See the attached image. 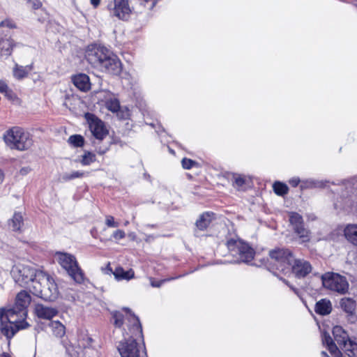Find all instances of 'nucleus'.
Listing matches in <instances>:
<instances>
[{"label":"nucleus","mask_w":357,"mask_h":357,"mask_svg":"<svg viewBox=\"0 0 357 357\" xmlns=\"http://www.w3.org/2000/svg\"><path fill=\"white\" fill-rule=\"evenodd\" d=\"M85 58L94 68L100 71L114 75L121 73L122 66L120 59L107 47L91 44L87 47Z\"/></svg>","instance_id":"1"},{"label":"nucleus","mask_w":357,"mask_h":357,"mask_svg":"<svg viewBox=\"0 0 357 357\" xmlns=\"http://www.w3.org/2000/svg\"><path fill=\"white\" fill-rule=\"evenodd\" d=\"M112 321L114 326L117 328L127 324L128 332L134 333L135 335L142 336V326L139 319L128 307H123L121 310H115L111 312Z\"/></svg>","instance_id":"2"},{"label":"nucleus","mask_w":357,"mask_h":357,"mask_svg":"<svg viewBox=\"0 0 357 357\" xmlns=\"http://www.w3.org/2000/svg\"><path fill=\"white\" fill-rule=\"evenodd\" d=\"M45 279L33 282L31 293L44 301H54L59 296L58 285L54 279L45 272Z\"/></svg>","instance_id":"3"},{"label":"nucleus","mask_w":357,"mask_h":357,"mask_svg":"<svg viewBox=\"0 0 357 357\" xmlns=\"http://www.w3.org/2000/svg\"><path fill=\"white\" fill-rule=\"evenodd\" d=\"M3 139L11 149L25 151L31 145L29 133L20 126H13L8 129L3 135Z\"/></svg>","instance_id":"4"},{"label":"nucleus","mask_w":357,"mask_h":357,"mask_svg":"<svg viewBox=\"0 0 357 357\" xmlns=\"http://www.w3.org/2000/svg\"><path fill=\"white\" fill-rule=\"evenodd\" d=\"M225 245L229 253L242 262L248 263L254 259V249L240 238H231L227 241Z\"/></svg>","instance_id":"5"},{"label":"nucleus","mask_w":357,"mask_h":357,"mask_svg":"<svg viewBox=\"0 0 357 357\" xmlns=\"http://www.w3.org/2000/svg\"><path fill=\"white\" fill-rule=\"evenodd\" d=\"M58 262L76 282L80 284L84 281V274L73 255L59 252L58 254Z\"/></svg>","instance_id":"6"},{"label":"nucleus","mask_w":357,"mask_h":357,"mask_svg":"<svg viewBox=\"0 0 357 357\" xmlns=\"http://www.w3.org/2000/svg\"><path fill=\"white\" fill-rule=\"evenodd\" d=\"M126 333L129 337L120 341L117 347L121 357H139V344L137 341L144 342V335L141 337L135 335L134 333Z\"/></svg>","instance_id":"7"},{"label":"nucleus","mask_w":357,"mask_h":357,"mask_svg":"<svg viewBox=\"0 0 357 357\" xmlns=\"http://www.w3.org/2000/svg\"><path fill=\"white\" fill-rule=\"evenodd\" d=\"M322 283L325 288L344 294L348 291L349 283L344 276L338 273H327L322 275Z\"/></svg>","instance_id":"8"},{"label":"nucleus","mask_w":357,"mask_h":357,"mask_svg":"<svg viewBox=\"0 0 357 357\" xmlns=\"http://www.w3.org/2000/svg\"><path fill=\"white\" fill-rule=\"evenodd\" d=\"M107 8L112 17L124 22L130 19L133 11L130 0H113L108 4Z\"/></svg>","instance_id":"9"},{"label":"nucleus","mask_w":357,"mask_h":357,"mask_svg":"<svg viewBox=\"0 0 357 357\" xmlns=\"http://www.w3.org/2000/svg\"><path fill=\"white\" fill-rule=\"evenodd\" d=\"M45 272L41 270L36 269L29 266H24L19 271L18 281L22 282V285L27 286L29 291H32L33 282H38L40 280L45 279Z\"/></svg>","instance_id":"10"},{"label":"nucleus","mask_w":357,"mask_h":357,"mask_svg":"<svg viewBox=\"0 0 357 357\" xmlns=\"http://www.w3.org/2000/svg\"><path fill=\"white\" fill-rule=\"evenodd\" d=\"M270 258L278 266L282 271L289 268L295 258L294 254L289 248H275L269 251Z\"/></svg>","instance_id":"11"},{"label":"nucleus","mask_w":357,"mask_h":357,"mask_svg":"<svg viewBox=\"0 0 357 357\" xmlns=\"http://www.w3.org/2000/svg\"><path fill=\"white\" fill-rule=\"evenodd\" d=\"M84 119L89 125L90 131L96 139L102 141L108 135L109 130L105 122L96 114L86 112L84 114Z\"/></svg>","instance_id":"12"},{"label":"nucleus","mask_w":357,"mask_h":357,"mask_svg":"<svg viewBox=\"0 0 357 357\" xmlns=\"http://www.w3.org/2000/svg\"><path fill=\"white\" fill-rule=\"evenodd\" d=\"M289 220L293 227L294 231L299 237L301 243H307L310 241V231L305 227V223L301 215L297 212L289 213Z\"/></svg>","instance_id":"13"},{"label":"nucleus","mask_w":357,"mask_h":357,"mask_svg":"<svg viewBox=\"0 0 357 357\" xmlns=\"http://www.w3.org/2000/svg\"><path fill=\"white\" fill-rule=\"evenodd\" d=\"M31 297L25 290L20 291L16 296L15 302L13 308L8 310L7 317H13L15 314L26 315L27 308L31 303Z\"/></svg>","instance_id":"14"},{"label":"nucleus","mask_w":357,"mask_h":357,"mask_svg":"<svg viewBox=\"0 0 357 357\" xmlns=\"http://www.w3.org/2000/svg\"><path fill=\"white\" fill-rule=\"evenodd\" d=\"M216 220V214L213 211H205L201 213L195 223L194 235L199 236V232L206 231Z\"/></svg>","instance_id":"15"},{"label":"nucleus","mask_w":357,"mask_h":357,"mask_svg":"<svg viewBox=\"0 0 357 357\" xmlns=\"http://www.w3.org/2000/svg\"><path fill=\"white\" fill-rule=\"evenodd\" d=\"M289 269L296 278L301 279L312 272V266L310 261L304 259L294 258Z\"/></svg>","instance_id":"16"},{"label":"nucleus","mask_w":357,"mask_h":357,"mask_svg":"<svg viewBox=\"0 0 357 357\" xmlns=\"http://www.w3.org/2000/svg\"><path fill=\"white\" fill-rule=\"evenodd\" d=\"M29 324L24 319L20 321L8 320L7 322H2L1 331L2 334L8 340H11L20 331L27 328Z\"/></svg>","instance_id":"17"},{"label":"nucleus","mask_w":357,"mask_h":357,"mask_svg":"<svg viewBox=\"0 0 357 357\" xmlns=\"http://www.w3.org/2000/svg\"><path fill=\"white\" fill-rule=\"evenodd\" d=\"M34 312L39 319L51 320L59 314V310L56 307H47L38 303L35 305Z\"/></svg>","instance_id":"18"},{"label":"nucleus","mask_w":357,"mask_h":357,"mask_svg":"<svg viewBox=\"0 0 357 357\" xmlns=\"http://www.w3.org/2000/svg\"><path fill=\"white\" fill-rule=\"evenodd\" d=\"M72 82L75 86L82 92L91 90V84L89 77L84 73H79L72 76Z\"/></svg>","instance_id":"19"},{"label":"nucleus","mask_w":357,"mask_h":357,"mask_svg":"<svg viewBox=\"0 0 357 357\" xmlns=\"http://www.w3.org/2000/svg\"><path fill=\"white\" fill-rule=\"evenodd\" d=\"M15 47L16 43L11 37L0 36V56H10Z\"/></svg>","instance_id":"20"},{"label":"nucleus","mask_w":357,"mask_h":357,"mask_svg":"<svg viewBox=\"0 0 357 357\" xmlns=\"http://www.w3.org/2000/svg\"><path fill=\"white\" fill-rule=\"evenodd\" d=\"M222 177L228 181H231L232 185L238 190H243L246 183L245 177L241 174L226 172L222 175Z\"/></svg>","instance_id":"21"},{"label":"nucleus","mask_w":357,"mask_h":357,"mask_svg":"<svg viewBox=\"0 0 357 357\" xmlns=\"http://www.w3.org/2000/svg\"><path fill=\"white\" fill-rule=\"evenodd\" d=\"M343 232L347 241L353 245L357 247V225H347L343 230Z\"/></svg>","instance_id":"22"},{"label":"nucleus","mask_w":357,"mask_h":357,"mask_svg":"<svg viewBox=\"0 0 357 357\" xmlns=\"http://www.w3.org/2000/svg\"><path fill=\"white\" fill-rule=\"evenodd\" d=\"M33 63L27 65L26 66H20L17 63H16L13 69V75L15 79L21 80L26 77L30 73V72L33 70Z\"/></svg>","instance_id":"23"},{"label":"nucleus","mask_w":357,"mask_h":357,"mask_svg":"<svg viewBox=\"0 0 357 357\" xmlns=\"http://www.w3.org/2000/svg\"><path fill=\"white\" fill-rule=\"evenodd\" d=\"M333 335L334 336V340L340 347H342V344H345V342L350 338L347 333L342 326H335L333 327Z\"/></svg>","instance_id":"24"},{"label":"nucleus","mask_w":357,"mask_h":357,"mask_svg":"<svg viewBox=\"0 0 357 357\" xmlns=\"http://www.w3.org/2000/svg\"><path fill=\"white\" fill-rule=\"evenodd\" d=\"M314 311L317 314L320 315L329 314L332 311V305L331 301L326 298L321 299L317 302Z\"/></svg>","instance_id":"25"},{"label":"nucleus","mask_w":357,"mask_h":357,"mask_svg":"<svg viewBox=\"0 0 357 357\" xmlns=\"http://www.w3.org/2000/svg\"><path fill=\"white\" fill-rule=\"evenodd\" d=\"M94 340L86 333L81 331L77 335V345L80 349H86L93 347Z\"/></svg>","instance_id":"26"},{"label":"nucleus","mask_w":357,"mask_h":357,"mask_svg":"<svg viewBox=\"0 0 357 357\" xmlns=\"http://www.w3.org/2000/svg\"><path fill=\"white\" fill-rule=\"evenodd\" d=\"M113 275L117 280H130L135 278V272L132 268L125 271L121 266L116 267Z\"/></svg>","instance_id":"27"},{"label":"nucleus","mask_w":357,"mask_h":357,"mask_svg":"<svg viewBox=\"0 0 357 357\" xmlns=\"http://www.w3.org/2000/svg\"><path fill=\"white\" fill-rule=\"evenodd\" d=\"M341 308L349 315H354L356 309V302L351 298H342L340 301Z\"/></svg>","instance_id":"28"},{"label":"nucleus","mask_w":357,"mask_h":357,"mask_svg":"<svg viewBox=\"0 0 357 357\" xmlns=\"http://www.w3.org/2000/svg\"><path fill=\"white\" fill-rule=\"evenodd\" d=\"M49 326L56 337L62 338L65 335L66 326L60 321H51Z\"/></svg>","instance_id":"29"},{"label":"nucleus","mask_w":357,"mask_h":357,"mask_svg":"<svg viewBox=\"0 0 357 357\" xmlns=\"http://www.w3.org/2000/svg\"><path fill=\"white\" fill-rule=\"evenodd\" d=\"M340 348L348 357H357V343L351 338Z\"/></svg>","instance_id":"30"},{"label":"nucleus","mask_w":357,"mask_h":357,"mask_svg":"<svg viewBox=\"0 0 357 357\" xmlns=\"http://www.w3.org/2000/svg\"><path fill=\"white\" fill-rule=\"evenodd\" d=\"M10 225L14 231H22L24 226V218L20 212H15L10 220Z\"/></svg>","instance_id":"31"},{"label":"nucleus","mask_w":357,"mask_h":357,"mask_svg":"<svg viewBox=\"0 0 357 357\" xmlns=\"http://www.w3.org/2000/svg\"><path fill=\"white\" fill-rule=\"evenodd\" d=\"M273 190L275 195L284 197L289 192V187L281 181H275L273 184Z\"/></svg>","instance_id":"32"},{"label":"nucleus","mask_w":357,"mask_h":357,"mask_svg":"<svg viewBox=\"0 0 357 357\" xmlns=\"http://www.w3.org/2000/svg\"><path fill=\"white\" fill-rule=\"evenodd\" d=\"M105 107L113 113H116L120 110L121 105L117 98H109L105 101Z\"/></svg>","instance_id":"33"},{"label":"nucleus","mask_w":357,"mask_h":357,"mask_svg":"<svg viewBox=\"0 0 357 357\" xmlns=\"http://www.w3.org/2000/svg\"><path fill=\"white\" fill-rule=\"evenodd\" d=\"M96 160V156L95 153L89 151H85L80 159V163L84 166H87L93 163Z\"/></svg>","instance_id":"34"},{"label":"nucleus","mask_w":357,"mask_h":357,"mask_svg":"<svg viewBox=\"0 0 357 357\" xmlns=\"http://www.w3.org/2000/svg\"><path fill=\"white\" fill-rule=\"evenodd\" d=\"M89 174V172L84 171H74L70 174H66L63 176L62 178L64 181H69L75 178H81Z\"/></svg>","instance_id":"35"},{"label":"nucleus","mask_w":357,"mask_h":357,"mask_svg":"<svg viewBox=\"0 0 357 357\" xmlns=\"http://www.w3.org/2000/svg\"><path fill=\"white\" fill-rule=\"evenodd\" d=\"M68 143L74 147L79 148L84 145V138L80 135H73L69 137Z\"/></svg>","instance_id":"36"},{"label":"nucleus","mask_w":357,"mask_h":357,"mask_svg":"<svg viewBox=\"0 0 357 357\" xmlns=\"http://www.w3.org/2000/svg\"><path fill=\"white\" fill-rule=\"evenodd\" d=\"M182 167L185 169H190L193 167H199L200 165L190 158H183L181 160Z\"/></svg>","instance_id":"37"},{"label":"nucleus","mask_w":357,"mask_h":357,"mask_svg":"<svg viewBox=\"0 0 357 357\" xmlns=\"http://www.w3.org/2000/svg\"><path fill=\"white\" fill-rule=\"evenodd\" d=\"M326 347L333 357H342V351L339 349L335 342L328 345Z\"/></svg>","instance_id":"38"},{"label":"nucleus","mask_w":357,"mask_h":357,"mask_svg":"<svg viewBox=\"0 0 357 357\" xmlns=\"http://www.w3.org/2000/svg\"><path fill=\"white\" fill-rule=\"evenodd\" d=\"M3 27H7L10 29H15L17 28V26L11 18H6L4 20L0 22V28Z\"/></svg>","instance_id":"39"},{"label":"nucleus","mask_w":357,"mask_h":357,"mask_svg":"<svg viewBox=\"0 0 357 357\" xmlns=\"http://www.w3.org/2000/svg\"><path fill=\"white\" fill-rule=\"evenodd\" d=\"M61 342L63 347L66 348V352L68 354L70 357H80L77 352L74 351V348L72 344L66 343L64 340H63Z\"/></svg>","instance_id":"40"},{"label":"nucleus","mask_w":357,"mask_h":357,"mask_svg":"<svg viewBox=\"0 0 357 357\" xmlns=\"http://www.w3.org/2000/svg\"><path fill=\"white\" fill-rule=\"evenodd\" d=\"M5 97L11 101H15L18 99L17 94L13 91V89L8 88L5 92L3 93Z\"/></svg>","instance_id":"41"},{"label":"nucleus","mask_w":357,"mask_h":357,"mask_svg":"<svg viewBox=\"0 0 357 357\" xmlns=\"http://www.w3.org/2000/svg\"><path fill=\"white\" fill-rule=\"evenodd\" d=\"M173 279H174V278H167V279H163V280H155L154 278H151L150 279L151 280V285L153 287H160L165 282L170 281L171 280H173Z\"/></svg>","instance_id":"42"},{"label":"nucleus","mask_w":357,"mask_h":357,"mask_svg":"<svg viewBox=\"0 0 357 357\" xmlns=\"http://www.w3.org/2000/svg\"><path fill=\"white\" fill-rule=\"evenodd\" d=\"M322 342L324 345L327 347L328 345L335 342V340L331 337V335L328 333L324 332L322 335Z\"/></svg>","instance_id":"43"},{"label":"nucleus","mask_w":357,"mask_h":357,"mask_svg":"<svg viewBox=\"0 0 357 357\" xmlns=\"http://www.w3.org/2000/svg\"><path fill=\"white\" fill-rule=\"evenodd\" d=\"M105 223L109 227H119V222L114 221V218L112 215H107L105 219Z\"/></svg>","instance_id":"44"},{"label":"nucleus","mask_w":357,"mask_h":357,"mask_svg":"<svg viewBox=\"0 0 357 357\" xmlns=\"http://www.w3.org/2000/svg\"><path fill=\"white\" fill-rule=\"evenodd\" d=\"M112 237L115 240L119 241L126 237V233L122 229H116V231H114V233L112 234Z\"/></svg>","instance_id":"45"},{"label":"nucleus","mask_w":357,"mask_h":357,"mask_svg":"<svg viewBox=\"0 0 357 357\" xmlns=\"http://www.w3.org/2000/svg\"><path fill=\"white\" fill-rule=\"evenodd\" d=\"M26 1L31 5L33 10H38L43 6V3L40 0H26Z\"/></svg>","instance_id":"46"},{"label":"nucleus","mask_w":357,"mask_h":357,"mask_svg":"<svg viewBox=\"0 0 357 357\" xmlns=\"http://www.w3.org/2000/svg\"><path fill=\"white\" fill-rule=\"evenodd\" d=\"M289 184L293 187H297L301 183V180L298 177H293L288 181Z\"/></svg>","instance_id":"47"},{"label":"nucleus","mask_w":357,"mask_h":357,"mask_svg":"<svg viewBox=\"0 0 357 357\" xmlns=\"http://www.w3.org/2000/svg\"><path fill=\"white\" fill-rule=\"evenodd\" d=\"M102 270L105 274H108V275L113 274V273H114V271L112 270V268L111 267L110 262H108L107 264L106 265V266L105 268H102Z\"/></svg>","instance_id":"48"},{"label":"nucleus","mask_w":357,"mask_h":357,"mask_svg":"<svg viewBox=\"0 0 357 357\" xmlns=\"http://www.w3.org/2000/svg\"><path fill=\"white\" fill-rule=\"evenodd\" d=\"M9 86H8L7 83L2 79H0V93H3L5 92Z\"/></svg>","instance_id":"49"},{"label":"nucleus","mask_w":357,"mask_h":357,"mask_svg":"<svg viewBox=\"0 0 357 357\" xmlns=\"http://www.w3.org/2000/svg\"><path fill=\"white\" fill-rule=\"evenodd\" d=\"M96 150L98 154L103 155L109 150V147L107 146L104 147H96Z\"/></svg>","instance_id":"50"},{"label":"nucleus","mask_w":357,"mask_h":357,"mask_svg":"<svg viewBox=\"0 0 357 357\" xmlns=\"http://www.w3.org/2000/svg\"><path fill=\"white\" fill-rule=\"evenodd\" d=\"M90 2L94 8H97L100 3V0H90Z\"/></svg>","instance_id":"51"},{"label":"nucleus","mask_w":357,"mask_h":357,"mask_svg":"<svg viewBox=\"0 0 357 357\" xmlns=\"http://www.w3.org/2000/svg\"><path fill=\"white\" fill-rule=\"evenodd\" d=\"M4 174L2 170L0 169V184L3 181Z\"/></svg>","instance_id":"52"},{"label":"nucleus","mask_w":357,"mask_h":357,"mask_svg":"<svg viewBox=\"0 0 357 357\" xmlns=\"http://www.w3.org/2000/svg\"><path fill=\"white\" fill-rule=\"evenodd\" d=\"M0 357H11L10 355L6 352H3L0 354Z\"/></svg>","instance_id":"53"},{"label":"nucleus","mask_w":357,"mask_h":357,"mask_svg":"<svg viewBox=\"0 0 357 357\" xmlns=\"http://www.w3.org/2000/svg\"><path fill=\"white\" fill-rule=\"evenodd\" d=\"M321 354L323 357H329L326 351H321Z\"/></svg>","instance_id":"54"},{"label":"nucleus","mask_w":357,"mask_h":357,"mask_svg":"<svg viewBox=\"0 0 357 357\" xmlns=\"http://www.w3.org/2000/svg\"><path fill=\"white\" fill-rule=\"evenodd\" d=\"M26 172H27V170H26V169H24V168H22V169L20 170V173H21L22 174H26Z\"/></svg>","instance_id":"55"}]
</instances>
